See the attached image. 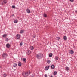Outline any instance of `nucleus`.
I'll list each match as a JSON object with an SVG mask.
<instances>
[{
	"mask_svg": "<svg viewBox=\"0 0 77 77\" xmlns=\"http://www.w3.org/2000/svg\"><path fill=\"white\" fill-rule=\"evenodd\" d=\"M47 62L48 63H50V60H48Z\"/></svg>",
	"mask_w": 77,
	"mask_h": 77,
	"instance_id": "nucleus-26",
	"label": "nucleus"
},
{
	"mask_svg": "<svg viewBox=\"0 0 77 77\" xmlns=\"http://www.w3.org/2000/svg\"><path fill=\"white\" fill-rule=\"evenodd\" d=\"M45 69L46 71H47V70H48V69H49V66H46L45 68Z\"/></svg>",
	"mask_w": 77,
	"mask_h": 77,
	"instance_id": "nucleus-5",
	"label": "nucleus"
},
{
	"mask_svg": "<svg viewBox=\"0 0 77 77\" xmlns=\"http://www.w3.org/2000/svg\"><path fill=\"white\" fill-rule=\"evenodd\" d=\"M54 74L55 75H56V74H57V72L55 71L54 72Z\"/></svg>",
	"mask_w": 77,
	"mask_h": 77,
	"instance_id": "nucleus-24",
	"label": "nucleus"
},
{
	"mask_svg": "<svg viewBox=\"0 0 77 77\" xmlns=\"http://www.w3.org/2000/svg\"><path fill=\"white\" fill-rule=\"evenodd\" d=\"M24 30H21L20 32V33H24Z\"/></svg>",
	"mask_w": 77,
	"mask_h": 77,
	"instance_id": "nucleus-23",
	"label": "nucleus"
},
{
	"mask_svg": "<svg viewBox=\"0 0 77 77\" xmlns=\"http://www.w3.org/2000/svg\"><path fill=\"white\" fill-rule=\"evenodd\" d=\"M10 46H11V45L9 43L7 44L6 45V47L7 48H9V47H10Z\"/></svg>",
	"mask_w": 77,
	"mask_h": 77,
	"instance_id": "nucleus-9",
	"label": "nucleus"
},
{
	"mask_svg": "<svg viewBox=\"0 0 77 77\" xmlns=\"http://www.w3.org/2000/svg\"><path fill=\"white\" fill-rule=\"evenodd\" d=\"M26 12L27 13H28V14H30V13L31 11H30V9L29 8H27L26 10Z\"/></svg>",
	"mask_w": 77,
	"mask_h": 77,
	"instance_id": "nucleus-6",
	"label": "nucleus"
},
{
	"mask_svg": "<svg viewBox=\"0 0 77 77\" xmlns=\"http://www.w3.org/2000/svg\"><path fill=\"white\" fill-rule=\"evenodd\" d=\"M43 16L45 17V18H46L47 17V14L45 13L44 14Z\"/></svg>",
	"mask_w": 77,
	"mask_h": 77,
	"instance_id": "nucleus-17",
	"label": "nucleus"
},
{
	"mask_svg": "<svg viewBox=\"0 0 77 77\" xmlns=\"http://www.w3.org/2000/svg\"><path fill=\"white\" fill-rule=\"evenodd\" d=\"M12 17H14V14H13L12 15Z\"/></svg>",
	"mask_w": 77,
	"mask_h": 77,
	"instance_id": "nucleus-35",
	"label": "nucleus"
},
{
	"mask_svg": "<svg viewBox=\"0 0 77 77\" xmlns=\"http://www.w3.org/2000/svg\"><path fill=\"white\" fill-rule=\"evenodd\" d=\"M14 21L15 23H18V20L17 19L14 20Z\"/></svg>",
	"mask_w": 77,
	"mask_h": 77,
	"instance_id": "nucleus-14",
	"label": "nucleus"
},
{
	"mask_svg": "<svg viewBox=\"0 0 77 77\" xmlns=\"http://www.w3.org/2000/svg\"><path fill=\"white\" fill-rule=\"evenodd\" d=\"M45 77H47V75L46 74H45Z\"/></svg>",
	"mask_w": 77,
	"mask_h": 77,
	"instance_id": "nucleus-34",
	"label": "nucleus"
},
{
	"mask_svg": "<svg viewBox=\"0 0 77 77\" xmlns=\"http://www.w3.org/2000/svg\"><path fill=\"white\" fill-rule=\"evenodd\" d=\"M22 75L24 77H27V76L29 75V74H28V72H23L22 73Z\"/></svg>",
	"mask_w": 77,
	"mask_h": 77,
	"instance_id": "nucleus-2",
	"label": "nucleus"
},
{
	"mask_svg": "<svg viewBox=\"0 0 77 77\" xmlns=\"http://www.w3.org/2000/svg\"><path fill=\"white\" fill-rule=\"evenodd\" d=\"M18 65L19 66H21V63L20 62H19L18 63Z\"/></svg>",
	"mask_w": 77,
	"mask_h": 77,
	"instance_id": "nucleus-13",
	"label": "nucleus"
},
{
	"mask_svg": "<svg viewBox=\"0 0 77 77\" xmlns=\"http://www.w3.org/2000/svg\"><path fill=\"white\" fill-rule=\"evenodd\" d=\"M20 45L21 46H22L23 45V43H22V42H21L20 44Z\"/></svg>",
	"mask_w": 77,
	"mask_h": 77,
	"instance_id": "nucleus-32",
	"label": "nucleus"
},
{
	"mask_svg": "<svg viewBox=\"0 0 77 77\" xmlns=\"http://www.w3.org/2000/svg\"><path fill=\"white\" fill-rule=\"evenodd\" d=\"M22 60L25 62H26V59L25 58H23Z\"/></svg>",
	"mask_w": 77,
	"mask_h": 77,
	"instance_id": "nucleus-20",
	"label": "nucleus"
},
{
	"mask_svg": "<svg viewBox=\"0 0 77 77\" xmlns=\"http://www.w3.org/2000/svg\"><path fill=\"white\" fill-rule=\"evenodd\" d=\"M70 1L71 2H74V0H70Z\"/></svg>",
	"mask_w": 77,
	"mask_h": 77,
	"instance_id": "nucleus-33",
	"label": "nucleus"
},
{
	"mask_svg": "<svg viewBox=\"0 0 77 77\" xmlns=\"http://www.w3.org/2000/svg\"><path fill=\"white\" fill-rule=\"evenodd\" d=\"M63 39H64V40L66 41V40L67 39V38L66 37V36H64L63 37Z\"/></svg>",
	"mask_w": 77,
	"mask_h": 77,
	"instance_id": "nucleus-15",
	"label": "nucleus"
},
{
	"mask_svg": "<svg viewBox=\"0 0 77 77\" xmlns=\"http://www.w3.org/2000/svg\"><path fill=\"white\" fill-rule=\"evenodd\" d=\"M60 39V38L59 37H57V39L58 41H59V40Z\"/></svg>",
	"mask_w": 77,
	"mask_h": 77,
	"instance_id": "nucleus-30",
	"label": "nucleus"
},
{
	"mask_svg": "<svg viewBox=\"0 0 77 77\" xmlns=\"http://www.w3.org/2000/svg\"><path fill=\"white\" fill-rule=\"evenodd\" d=\"M53 56V54L52 53H50L49 54V57H52Z\"/></svg>",
	"mask_w": 77,
	"mask_h": 77,
	"instance_id": "nucleus-16",
	"label": "nucleus"
},
{
	"mask_svg": "<svg viewBox=\"0 0 77 77\" xmlns=\"http://www.w3.org/2000/svg\"><path fill=\"white\" fill-rule=\"evenodd\" d=\"M33 49H34L33 47L32 46V47L31 48V50H33Z\"/></svg>",
	"mask_w": 77,
	"mask_h": 77,
	"instance_id": "nucleus-29",
	"label": "nucleus"
},
{
	"mask_svg": "<svg viewBox=\"0 0 77 77\" xmlns=\"http://www.w3.org/2000/svg\"><path fill=\"white\" fill-rule=\"evenodd\" d=\"M5 41H9V39L6 38L5 39Z\"/></svg>",
	"mask_w": 77,
	"mask_h": 77,
	"instance_id": "nucleus-27",
	"label": "nucleus"
},
{
	"mask_svg": "<svg viewBox=\"0 0 77 77\" xmlns=\"http://www.w3.org/2000/svg\"><path fill=\"white\" fill-rule=\"evenodd\" d=\"M13 66L14 67H17V64L14 63L13 64Z\"/></svg>",
	"mask_w": 77,
	"mask_h": 77,
	"instance_id": "nucleus-12",
	"label": "nucleus"
},
{
	"mask_svg": "<svg viewBox=\"0 0 77 77\" xmlns=\"http://www.w3.org/2000/svg\"><path fill=\"white\" fill-rule=\"evenodd\" d=\"M12 8L13 9H15V6L14 5L12 6Z\"/></svg>",
	"mask_w": 77,
	"mask_h": 77,
	"instance_id": "nucleus-28",
	"label": "nucleus"
},
{
	"mask_svg": "<svg viewBox=\"0 0 77 77\" xmlns=\"http://www.w3.org/2000/svg\"><path fill=\"white\" fill-rule=\"evenodd\" d=\"M26 54L28 55H29L30 54V51L28 50L27 51Z\"/></svg>",
	"mask_w": 77,
	"mask_h": 77,
	"instance_id": "nucleus-8",
	"label": "nucleus"
},
{
	"mask_svg": "<svg viewBox=\"0 0 77 77\" xmlns=\"http://www.w3.org/2000/svg\"><path fill=\"white\" fill-rule=\"evenodd\" d=\"M36 57L37 59H41L43 57V54L40 53L37 54Z\"/></svg>",
	"mask_w": 77,
	"mask_h": 77,
	"instance_id": "nucleus-1",
	"label": "nucleus"
},
{
	"mask_svg": "<svg viewBox=\"0 0 77 77\" xmlns=\"http://www.w3.org/2000/svg\"><path fill=\"white\" fill-rule=\"evenodd\" d=\"M69 53L71 54H74V51H73V50H71L69 51Z\"/></svg>",
	"mask_w": 77,
	"mask_h": 77,
	"instance_id": "nucleus-7",
	"label": "nucleus"
},
{
	"mask_svg": "<svg viewBox=\"0 0 77 77\" xmlns=\"http://www.w3.org/2000/svg\"><path fill=\"white\" fill-rule=\"evenodd\" d=\"M55 60H57L59 59V57L57 56H55Z\"/></svg>",
	"mask_w": 77,
	"mask_h": 77,
	"instance_id": "nucleus-18",
	"label": "nucleus"
},
{
	"mask_svg": "<svg viewBox=\"0 0 77 77\" xmlns=\"http://www.w3.org/2000/svg\"><path fill=\"white\" fill-rule=\"evenodd\" d=\"M30 74V72L29 73V74Z\"/></svg>",
	"mask_w": 77,
	"mask_h": 77,
	"instance_id": "nucleus-36",
	"label": "nucleus"
},
{
	"mask_svg": "<svg viewBox=\"0 0 77 77\" xmlns=\"http://www.w3.org/2000/svg\"><path fill=\"white\" fill-rule=\"evenodd\" d=\"M2 75L3 76H4V77H6V76H7V75L5 73H4L3 75Z\"/></svg>",
	"mask_w": 77,
	"mask_h": 77,
	"instance_id": "nucleus-22",
	"label": "nucleus"
},
{
	"mask_svg": "<svg viewBox=\"0 0 77 77\" xmlns=\"http://www.w3.org/2000/svg\"><path fill=\"white\" fill-rule=\"evenodd\" d=\"M33 37L34 38H35V37H36V35H33Z\"/></svg>",
	"mask_w": 77,
	"mask_h": 77,
	"instance_id": "nucleus-31",
	"label": "nucleus"
},
{
	"mask_svg": "<svg viewBox=\"0 0 77 77\" xmlns=\"http://www.w3.org/2000/svg\"><path fill=\"white\" fill-rule=\"evenodd\" d=\"M16 38L17 39H20V35L17 34L16 35Z\"/></svg>",
	"mask_w": 77,
	"mask_h": 77,
	"instance_id": "nucleus-4",
	"label": "nucleus"
},
{
	"mask_svg": "<svg viewBox=\"0 0 77 77\" xmlns=\"http://www.w3.org/2000/svg\"><path fill=\"white\" fill-rule=\"evenodd\" d=\"M65 69H66V70H67V71H69V67H66Z\"/></svg>",
	"mask_w": 77,
	"mask_h": 77,
	"instance_id": "nucleus-10",
	"label": "nucleus"
},
{
	"mask_svg": "<svg viewBox=\"0 0 77 77\" xmlns=\"http://www.w3.org/2000/svg\"><path fill=\"white\" fill-rule=\"evenodd\" d=\"M2 57H3V58H6L8 55H7V54L6 53H3L2 55Z\"/></svg>",
	"mask_w": 77,
	"mask_h": 77,
	"instance_id": "nucleus-3",
	"label": "nucleus"
},
{
	"mask_svg": "<svg viewBox=\"0 0 77 77\" xmlns=\"http://www.w3.org/2000/svg\"><path fill=\"white\" fill-rule=\"evenodd\" d=\"M7 36V34H4L3 35V38H6Z\"/></svg>",
	"mask_w": 77,
	"mask_h": 77,
	"instance_id": "nucleus-19",
	"label": "nucleus"
},
{
	"mask_svg": "<svg viewBox=\"0 0 77 77\" xmlns=\"http://www.w3.org/2000/svg\"><path fill=\"white\" fill-rule=\"evenodd\" d=\"M35 75L34 74H32L31 75V77H35Z\"/></svg>",
	"mask_w": 77,
	"mask_h": 77,
	"instance_id": "nucleus-25",
	"label": "nucleus"
},
{
	"mask_svg": "<svg viewBox=\"0 0 77 77\" xmlns=\"http://www.w3.org/2000/svg\"><path fill=\"white\" fill-rule=\"evenodd\" d=\"M55 68V66H54V65H52L51 66V69H54Z\"/></svg>",
	"mask_w": 77,
	"mask_h": 77,
	"instance_id": "nucleus-11",
	"label": "nucleus"
},
{
	"mask_svg": "<svg viewBox=\"0 0 77 77\" xmlns=\"http://www.w3.org/2000/svg\"><path fill=\"white\" fill-rule=\"evenodd\" d=\"M3 0V2H4L5 4H6V3H7V0Z\"/></svg>",
	"mask_w": 77,
	"mask_h": 77,
	"instance_id": "nucleus-21",
	"label": "nucleus"
}]
</instances>
